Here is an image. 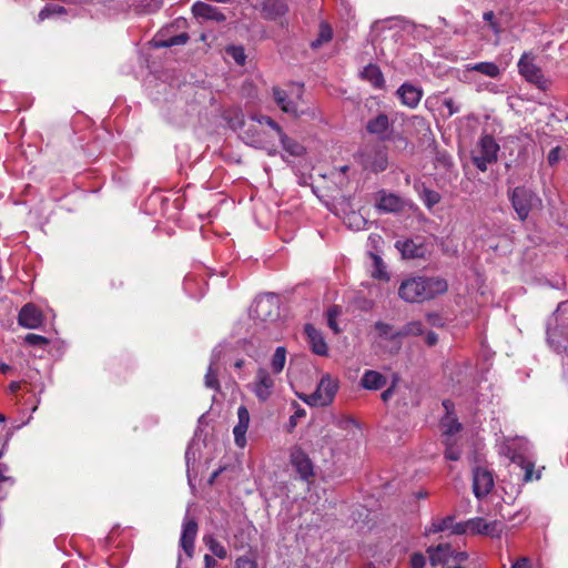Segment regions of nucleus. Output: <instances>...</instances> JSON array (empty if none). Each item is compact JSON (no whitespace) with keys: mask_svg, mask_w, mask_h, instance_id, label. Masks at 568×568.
<instances>
[{"mask_svg":"<svg viewBox=\"0 0 568 568\" xmlns=\"http://www.w3.org/2000/svg\"><path fill=\"white\" fill-rule=\"evenodd\" d=\"M244 365H245V361L243 358H240L234 363V367L237 369H241Z\"/></svg>","mask_w":568,"mask_h":568,"instance_id":"nucleus-63","label":"nucleus"},{"mask_svg":"<svg viewBox=\"0 0 568 568\" xmlns=\"http://www.w3.org/2000/svg\"><path fill=\"white\" fill-rule=\"evenodd\" d=\"M518 71L527 82L542 90L547 88V80L541 69L536 65L535 57L531 53H523L518 61Z\"/></svg>","mask_w":568,"mask_h":568,"instance_id":"nucleus-7","label":"nucleus"},{"mask_svg":"<svg viewBox=\"0 0 568 568\" xmlns=\"http://www.w3.org/2000/svg\"><path fill=\"white\" fill-rule=\"evenodd\" d=\"M507 196L520 222H525L532 211L542 206L539 195L526 186L509 189Z\"/></svg>","mask_w":568,"mask_h":568,"instance_id":"nucleus-2","label":"nucleus"},{"mask_svg":"<svg viewBox=\"0 0 568 568\" xmlns=\"http://www.w3.org/2000/svg\"><path fill=\"white\" fill-rule=\"evenodd\" d=\"M356 158L363 170L372 173L377 174L388 168V154L386 148L382 145L365 146L357 153Z\"/></svg>","mask_w":568,"mask_h":568,"instance_id":"nucleus-5","label":"nucleus"},{"mask_svg":"<svg viewBox=\"0 0 568 568\" xmlns=\"http://www.w3.org/2000/svg\"><path fill=\"white\" fill-rule=\"evenodd\" d=\"M305 415H306L305 409L301 408V407H297V409L295 410L294 415H292L290 417V425H291V427H295L296 424H297V419L305 417Z\"/></svg>","mask_w":568,"mask_h":568,"instance_id":"nucleus-54","label":"nucleus"},{"mask_svg":"<svg viewBox=\"0 0 568 568\" xmlns=\"http://www.w3.org/2000/svg\"><path fill=\"white\" fill-rule=\"evenodd\" d=\"M423 203L427 209H433L442 200L440 194L437 191L425 187L420 194Z\"/></svg>","mask_w":568,"mask_h":568,"instance_id":"nucleus-36","label":"nucleus"},{"mask_svg":"<svg viewBox=\"0 0 568 568\" xmlns=\"http://www.w3.org/2000/svg\"><path fill=\"white\" fill-rule=\"evenodd\" d=\"M189 40V34L186 32L180 33L178 36L171 37L166 40H161L155 38L154 44L156 48H171L174 45L185 44Z\"/></svg>","mask_w":568,"mask_h":568,"instance_id":"nucleus-32","label":"nucleus"},{"mask_svg":"<svg viewBox=\"0 0 568 568\" xmlns=\"http://www.w3.org/2000/svg\"><path fill=\"white\" fill-rule=\"evenodd\" d=\"M204 385L206 388L213 389L215 392L221 390V384L219 381V371L213 365L207 367L206 374L204 376Z\"/></svg>","mask_w":568,"mask_h":568,"instance_id":"nucleus-33","label":"nucleus"},{"mask_svg":"<svg viewBox=\"0 0 568 568\" xmlns=\"http://www.w3.org/2000/svg\"><path fill=\"white\" fill-rule=\"evenodd\" d=\"M499 150L500 146L491 134H483L471 152V162L480 172H486L488 165L497 162Z\"/></svg>","mask_w":568,"mask_h":568,"instance_id":"nucleus-4","label":"nucleus"},{"mask_svg":"<svg viewBox=\"0 0 568 568\" xmlns=\"http://www.w3.org/2000/svg\"><path fill=\"white\" fill-rule=\"evenodd\" d=\"M484 20L488 22L489 24V28L495 32V33H499L500 32V27L498 24V22L496 21L495 19V13L494 11H487L484 13L483 16Z\"/></svg>","mask_w":568,"mask_h":568,"instance_id":"nucleus-48","label":"nucleus"},{"mask_svg":"<svg viewBox=\"0 0 568 568\" xmlns=\"http://www.w3.org/2000/svg\"><path fill=\"white\" fill-rule=\"evenodd\" d=\"M395 246L404 258H424L428 253L427 246L418 240L397 241Z\"/></svg>","mask_w":568,"mask_h":568,"instance_id":"nucleus-17","label":"nucleus"},{"mask_svg":"<svg viewBox=\"0 0 568 568\" xmlns=\"http://www.w3.org/2000/svg\"><path fill=\"white\" fill-rule=\"evenodd\" d=\"M260 116L261 115H253L251 118L252 123L247 124V126L241 132L240 136L246 144L256 149L265 150L270 155H273L277 151V145L275 143L276 135L262 130L264 124L260 123L256 119Z\"/></svg>","mask_w":568,"mask_h":568,"instance_id":"nucleus-3","label":"nucleus"},{"mask_svg":"<svg viewBox=\"0 0 568 568\" xmlns=\"http://www.w3.org/2000/svg\"><path fill=\"white\" fill-rule=\"evenodd\" d=\"M337 389L338 382L327 374L321 378L315 392L303 400L311 406H326L334 400Z\"/></svg>","mask_w":568,"mask_h":568,"instance_id":"nucleus-6","label":"nucleus"},{"mask_svg":"<svg viewBox=\"0 0 568 568\" xmlns=\"http://www.w3.org/2000/svg\"><path fill=\"white\" fill-rule=\"evenodd\" d=\"M256 119H257V121L260 123L267 124V126L272 130L274 135H276L280 139L283 149L288 154H291L293 156H301V155L304 154L305 148L301 143L295 141L294 139L287 136L283 132V130L280 126V124L277 122H275L271 116H260V118H256Z\"/></svg>","mask_w":568,"mask_h":568,"instance_id":"nucleus-8","label":"nucleus"},{"mask_svg":"<svg viewBox=\"0 0 568 568\" xmlns=\"http://www.w3.org/2000/svg\"><path fill=\"white\" fill-rule=\"evenodd\" d=\"M20 388H21V383L20 382H11L10 385H9V390L11 393H17Z\"/></svg>","mask_w":568,"mask_h":568,"instance_id":"nucleus-60","label":"nucleus"},{"mask_svg":"<svg viewBox=\"0 0 568 568\" xmlns=\"http://www.w3.org/2000/svg\"><path fill=\"white\" fill-rule=\"evenodd\" d=\"M339 314V310L337 306L329 307L327 311V325L329 328L334 331L335 334L339 333V328L337 326L336 317Z\"/></svg>","mask_w":568,"mask_h":568,"instance_id":"nucleus-44","label":"nucleus"},{"mask_svg":"<svg viewBox=\"0 0 568 568\" xmlns=\"http://www.w3.org/2000/svg\"><path fill=\"white\" fill-rule=\"evenodd\" d=\"M446 445L447 447L444 453L445 458L449 460H458L460 458V450L448 443H446Z\"/></svg>","mask_w":568,"mask_h":568,"instance_id":"nucleus-50","label":"nucleus"},{"mask_svg":"<svg viewBox=\"0 0 568 568\" xmlns=\"http://www.w3.org/2000/svg\"><path fill=\"white\" fill-rule=\"evenodd\" d=\"M286 362V349L283 346H278L272 357L271 367L274 374H280L285 366Z\"/></svg>","mask_w":568,"mask_h":568,"instance_id":"nucleus-31","label":"nucleus"},{"mask_svg":"<svg viewBox=\"0 0 568 568\" xmlns=\"http://www.w3.org/2000/svg\"><path fill=\"white\" fill-rule=\"evenodd\" d=\"M510 568H532L531 560L528 557L518 558Z\"/></svg>","mask_w":568,"mask_h":568,"instance_id":"nucleus-53","label":"nucleus"},{"mask_svg":"<svg viewBox=\"0 0 568 568\" xmlns=\"http://www.w3.org/2000/svg\"><path fill=\"white\" fill-rule=\"evenodd\" d=\"M424 333V325L420 321H412L406 323L400 329L390 334L389 341H396L406 336H419Z\"/></svg>","mask_w":568,"mask_h":568,"instance_id":"nucleus-28","label":"nucleus"},{"mask_svg":"<svg viewBox=\"0 0 568 568\" xmlns=\"http://www.w3.org/2000/svg\"><path fill=\"white\" fill-rule=\"evenodd\" d=\"M443 407L445 408L447 416H450L454 410V403L450 399H444Z\"/></svg>","mask_w":568,"mask_h":568,"instance_id":"nucleus-58","label":"nucleus"},{"mask_svg":"<svg viewBox=\"0 0 568 568\" xmlns=\"http://www.w3.org/2000/svg\"><path fill=\"white\" fill-rule=\"evenodd\" d=\"M427 554L430 565L436 567L445 565L454 556L455 551L449 544H439L436 547H429Z\"/></svg>","mask_w":568,"mask_h":568,"instance_id":"nucleus-23","label":"nucleus"},{"mask_svg":"<svg viewBox=\"0 0 568 568\" xmlns=\"http://www.w3.org/2000/svg\"><path fill=\"white\" fill-rule=\"evenodd\" d=\"M65 9L61 6H45L39 13V18L44 20L49 18L52 13H64Z\"/></svg>","mask_w":568,"mask_h":568,"instance_id":"nucleus-46","label":"nucleus"},{"mask_svg":"<svg viewBox=\"0 0 568 568\" xmlns=\"http://www.w3.org/2000/svg\"><path fill=\"white\" fill-rule=\"evenodd\" d=\"M371 257L374 262V271L372 272V276L377 280L388 281L389 277H388L386 267H385L384 262L381 258V256L375 253H371Z\"/></svg>","mask_w":568,"mask_h":568,"instance_id":"nucleus-35","label":"nucleus"},{"mask_svg":"<svg viewBox=\"0 0 568 568\" xmlns=\"http://www.w3.org/2000/svg\"><path fill=\"white\" fill-rule=\"evenodd\" d=\"M204 565L205 568H215L217 566V561L211 555H205Z\"/></svg>","mask_w":568,"mask_h":568,"instance_id":"nucleus-57","label":"nucleus"},{"mask_svg":"<svg viewBox=\"0 0 568 568\" xmlns=\"http://www.w3.org/2000/svg\"><path fill=\"white\" fill-rule=\"evenodd\" d=\"M375 329L378 332L381 337H385L387 339H389L390 334H394L396 332L393 329V326L390 324L381 321L375 323Z\"/></svg>","mask_w":568,"mask_h":568,"instance_id":"nucleus-45","label":"nucleus"},{"mask_svg":"<svg viewBox=\"0 0 568 568\" xmlns=\"http://www.w3.org/2000/svg\"><path fill=\"white\" fill-rule=\"evenodd\" d=\"M367 133L376 136L381 142L394 139L393 123L385 113H379L366 122Z\"/></svg>","mask_w":568,"mask_h":568,"instance_id":"nucleus-12","label":"nucleus"},{"mask_svg":"<svg viewBox=\"0 0 568 568\" xmlns=\"http://www.w3.org/2000/svg\"><path fill=\"white\" fill-rule=\"evenodd\" d=\"M376 206L383 212H398L403 207V201L394 193H386L385 191H381Z\"/></svg>","mask_w":568,"mask_h":568,"instance_id":"nucleus-24","label":"nucleus"},{"mask_svg":"<svg viewBox=\"0 0 568 568\" xmlns=\"http://www.w3.org/2000/svg\"><path fill=\"white\" fill-rule=\"evenodd\" d=\"M494 488V476L484 467H476L473 471V491L477 498L487 496Z\"/></svg>","mask_w":568,"mask_h":568,"instance_id":"nucleus-14","label":"nucleus"},{"mask_svg":"<svg viewBox=\"0 0 568 568\" xmlns=\"http://www.w3.org/2000/svg\"><path fill=\"white\" fill-rule=\"evenodd\" d=\"M443 105H444L445 108H447V110H448V115H449V116H452V115H453V114H455V113H458V112H459V110H460V108H459L458 105H456V104H455V101H454L453 99H450V98L445 99V100L443 101Z\"/></svg>","mask_w":568,"mask_h":568,"instance_id":"nucleus-52","label":"nucleus"},{"mask_svg":"<svg viewBox=\"0 0 568 568\" xmlns=\"http://www.w3.org/2000/svg\"><path fill=\"white\" fill-rule=\"evenodd\" d=\"M524 481L528 483L540 478V471L535 473V465L531 462H525L523 465Z\"/></svg>","mask_w":568,"mask_h":568,"instance_id":"nucleus-43","label":"nucleus"},{"mask_svg":"<svg viewBox=\"0 0 568 568\" xmlns=\"http://www.w3.org/2000/svg\"><path fill=\"white\" fill-rule=\"evenodd\" d=\"M397 95L402 104L415 109L422 100L423 91L409 83H404L398 88Z\"/></svg>","mask_w":568,"mask_h":568,"instance_id":"nucleus-21","label":"nucleus"},{"mask_svg":"<svg viewBox=\"0 0 568 568\" xmlns=\"http://www.w3.org/2000/svg\"><path fill=\"white\" fill-rule=\"evenodd\" d=\"M332 39H333V29H332V27L327 22L322 21L320 23L318 33H317L316 39H314L311 42V48L314 49V50L318 49L323 44L328 43Z\"/></svg>","mask_w":568,"mask_h":568,"instance_id":"nucleus-29","label":"nucleus"},{"mask_svg":"<svg viewBox=\"0 0 568 568\" xmlns=\"http://www.w3.org/2000/svg\"><path fill=\"white\" fill-rule=\"evenodd\" d=\"M559 151H560V149L558 146L554 148L552 150L549 151L547 160L550 165H554L558 162Z\"/></svg>","mask_w":568,"mask_h":568,"instance_id":"nucleus-55","label":"nucleus"},{"mask_svg":"<svg viewBox=\"0 0 568 568\" xmlns=\"http://www.w3.org/2000/svg\"><path fill=\"white\" fill-rule=\"evenodd\" d=\"M425 343L428 346H435L438 343V335L435 332L429 331L425 336Z\"/></svg>","mask_w":568,"mask_h":568,"instance_id":"nucleus-56","label":"nucleus"},{"mask_svg":"<svg viewBox=\"0 0 568 568\" xmlns=\"http://www.w3.org/2000/svg\"><path fill=\"white\" fill-rule=\"evenodd\" d=\"M454 558L459 561H464L468 558V555L467 552H456Z\"/></svg>","mask_w":568,"mask_h":568,"instance_id":"nucleus-62","label":"nucleus"},{"mask_svg":"<svg viewBox=\"0 0 568 568\" xmlns=\"http://www.w3.org/2000/svg\"><path fill=\"white\" fill-rule=\"evenodd\" d=\"M290 462L302 480L310 483L314 479L313 462L301 447L295 446L291 449Z\"/></svg>","mask_w":568,"mask_h":568,"instance_id":"nucleus-10","label":"nucleus"},{"mask_svg":"<svg viewBox=\"0 0 568 568\" xmlns=\"http://www.w3.org/2000/svg\"><path fill=\"white\" fill-rule=\"evenodd\" d=\"M234 568H257V562L248 557H240L236 559Z\"/></svg>","mask_w":568,"mask_h":568,"instance_id":"nucleus-49","label":"nucleus"},{"mask_svg":"<svg viewBox=\"0 0 568 568\" xmlns=\"http://www.w3.org/2000/svg\"><path fill=\"white\" fill-rule=\"evenodd\" d=\"M252 314L262 322L274 321L280 315L277 298L274 295H265L256 298L252 306Z\"/></svg>","mask_w":568,"mask_h":568,"instance_id":"nucleus-11","label":"nucleus"},{"mask_svg":"<svg viewBox=\"0 0 568 568\" xmlns=\"http://www.w3.org/2000/svg\"><path fill=\"white\" fill-rule=\"evenodd\" d=\"M361 78L369 82L374 88L382 89L385 84L384 75L377 64L369 63L361 72Z\"/></svg>","mask_w":568,"mask_h":568,"instance_id":"nucleus-25","label":"nucleus"},{"mask_svg":"<svg viewBox=\"0 0 568 568\" xmlns=\"http://www.w3.org/2000/svg\"><path fill=\"white\" fill-rule=\"evenodd\" d=\"M275 381L270 372L264 367H258L254 381L250 385V389L256 396V398L264 403L274 393Z\"/></svg>","mask_w":568,"mask_h":568,"instance_id":"nucleus-9","label":"nucleus"},{"mask_svg":"<svg viewBox=\"0 0 568 568\" xmlns=\"http://www.w3.org/2000/svg\"><path fill=\"white\" fill-rule=\"evenodd\" d=\"M237 424L233 428L234 439L239 447H244L246 444V432L250 425V413L245 406H240L237 409Z\"/></svg>","mask_w":568,"mask_h":568,"instance_id":"nucleus-20","label":"nucleus"},{"mask_svg":"<svg viewBox=\"0 0 568 568\" xmlns=\"http://www.w3.org/2000/svg\"><path fill=\"white\" fill-rule=\"evenodd\" d=\"M469 519L462 523H453L452 532L454 535H464L466 532L470 534Z\"/></svg>","mask_w":568,"mask_h":568,"instance_id":"nucleus-47","label":"nucleus"},{"mask_svg":"<svg viewBox=\"0 0 568 568\" xmlns=\"http://www.w3.org/2000/svg\"><path fill=\"white\" fill-rule=\"evenodd\" d=\"M468 71H477L490 78H497L500 73L498 65L494 62H478L467 65Z\"/></svg>","mask_w":568,"mask_h":568,"instance_id":"nucleus-30","label":"nucleus"},{"mask_svg":"<svg viewBox=\"0 0 568 568\" xmlns=\"http://www.w3.org/2000/svg\"><path fill=\"white\" fill-rule=\"evenodd\" d=\"M205 545L219 558L224 559L227 555L226 549L211 536L204 537Z\"/></svg>","mask_w":568,"mask_h":568,"instance_id":"nucleus-39","label":"nucleus"},{"mask_svg":"<svg viewBox=\"0 0 568 568\" xmlns=\"http://www.w3.org/2000/svg\"><path fill=\"white\" fill-rule=\"evenodd\" d=\"M192 13L196 19L212 20L216 22L225 21L226 17L216 7L197 1L192 6Z\"/></svg>","mask_w":568,"mask_h":568,"instance_id":"nucleus-19","label":"nucleus"},{"mask_svg":"<svg viewBox=\"0 0 568 568\" xmlns=\"http://www.w3.org/2000/svg\"><path fill=\"white\" fill-rule=\"evenodd\" d=\"M43 313L34 304L28 303L19 312L18 323L29 329L39 328L43 324Z\"/></svg>","mask_w":568,"mask_h":568,"instance_id":"nucleus-16","label":"nucleus"},{"mask_svg":"<svg viewBox=\"0 0 568 568\" xmlns=\"http://www.w3.org/2000/svg\"><path fill=\"white\" fill-rule=\"evenodd\" d=\"M448 291V283L439 276H410L402 281L398 296L406 303L430 301Z\"/></svg>","mask_w":568,"mask_h":568,"instance_id":"nucleus-1","label":"nucleus"},{"mask_svg":"<svg viewBox=\"0 0 568 568\" xmlns=\"http://www.w3.org/2000/svg\"><path fill=\"white\" fill-rule=\"evenodd\" d=\"M288 10L286 0H263L261 3V13L266 20H277L284 17Z\"/></svg>","mask_w":568,"mask_h":568,"instance_id":"nucleus-18","label":"nucleus"},{"mask_svg":"<svg viewBox=\"0 0 568 568\" xmlns=\"http://www.w3.org/2000/svg\"><path fill=\"white\" fill-rule=\"evenodd\" d=\"M393 387H388L387 389H385L381 395L382 400L387 402L393 396Z\"/></svg>","mask_w":568,"mask_h":568,"instance_id":"nucleus-59","label":"nucleus"},{"mask_svg":"<svg viewBox=\"0 0 568 568\" xmlns=\"http://www.w3.org/2000/svg\"><path fill=\"white\" fill-rule=\"evenodd\" d=\"M10 477L6 476L2 471V469H0V485L7 480H9Z\"/></svg>","mask_w":568,"mask_h":568,"instance_id":"nucleus-64","label":"nucleus"},{"mask_svg":"<svg viewBox=\"0 0 568 568\" xmlns=\"http://www.w3.org/2000/svg\"><path fill=\"white\" fill-rule=\"evenodd\" d=\"M227 54H230L239 65H244L246 61V54L243 47L230 45L226 48Z\"/></svg>","mask_w":568,"mask_h":568,"instance_id":"nucleus-40","label":"nucleus"},{"mask_svg":"<svg viewBox=\"0 0 568 568\" xmlns=\"http://www.w3.org/2000/svg\"><path fill=\"white\" fill-rule=\"evenodd\" d=\"M273 98L275 103L281 108V110L285 113L297 115V106L296 104L288 100L287 93L278 88H273Z\"/></svg>","mask_w":568,"mask_h":568,"instance_id":"nucleus-26","label":"nucleus"},{"mask_svg":"<svg viewBox=\"0 0 568 568\" xmlns=\"http://www.w3.org/2000/svg\"><path fill=\"white\" fill-rule=\"evenodd\" d=\"M455 521L454 516H446L436 521H433L432 525L427 528V534H437L448 529H452L453 523Z\"/></svg>","mask_w":568,"mask_h":568,"instance_id":"nucleus-34","label":"nucleus"},{"mask_svg":"<svg viewBox=\"0 0 568 568\" xmlns=\"http://www.w3.org/2000/svg\"><path fill=\"white\" fill-rule=\"evenodd\" d=\"M425 565H426V559H425L424 555H422L419 552L413 554V556L410 557V567L412 568H424Z\"/></svg>","mask_w":568,"mask_h":568,"instance_id":"nucleus-51","label":"nucleus"},{"mask_svg":"<svg viewBox=\"0 0 568 568\" xmlns=\"http://www.w3.org/2000/svg\"><path fill=\"white\" fill-rule=\"evenodd\" d=\"M442 425L445 428L443 434L448 437L455 435L462 429V424L458 422V419L450 416H446L442 420Z\"/></svg>","mask_w":568,"mask_h":568,"instance_id":"nucleus-37","label":"nucleus"},{"mask_svg":"<svg viewBox=\"0 0 568 568\" xmlns=\"http://www.w3.org/2000/svg\"><path fill=\"white\" fill-rule=\"evenodd\" d=\"M124 288V282L123 280L118 276V275H114V276H111L106 283V286H105V292L109 294V295H119Z\"/></svg>","mask_w":568,"mask_h":568,"instance_id":"nucleus-38","label":"nucleus"},{"mask_svg":"<svg viewBox=\"0 0 568 568\" xmlns=\"http://www.w3.org/2000/svg\"><path fill=\"white\" fill-rule=\"evenodd\" d=\"M386 377L376 371H366L361 379V385L366 389L377 390L385 386Z\"/></svg>","mask_w":568,"mask_h":568,"instance_id":"nucleus-27","label":"nucleus"},{"mask_svg":"<svg viewBox=\"0 0 568 568\" xmlns=\"http://www.w3.org/2000/svg\"><path fill=\"white\" fill-rule=\"evenodd\" d=\"M199 526L193 517L186 516L182 526L180 546L189 558L194 554V541L197 535Z\"/></svg>","mask_w":568,"mask_h":568,"instance_id":"nucleus-15","label":"nucleus"},{"mask_svg":"<svg viewBox=\"0 0 568 568\" xmlns=\"http://www.w3.org/2000/svg\"><path fill=\"white\" fill-rule=\"evenodd\" d=\"M12 371V367L6 363H0V373L8 374Z\"/></svg>","mask_w":568,"mask_h":568,"instance_id":"nucleus-61","label":"nucleus"},{"mask_svg":"<svg viewBox=\"0 0 568 568\" xmlns=\"http://www.w3.org/2000/svg\"><path fill=\"white\" fill-rule=\"evenodd\" d=\"M304 329L313 353L320 356H327L328 347L322 333L312 324H306Z\"/></svg>","mask_w":568,"mask_h":568,"instance_id":"nucleus-22","label":"nucleus"},{"mask_svg":"<svg viewBox=\"0 0 568 568\" xmlns=\"http://www.w3.org/2000/svg\"><path fill=\"white\" fill-rule=\"evenodd\" d=\"M469 524L471 535H483L490 538H499L505 527L500 520L486 521L483 517L470 518Z\"/></svg>","mask_w":568,"mask_h":568,"instance_id":"nucleus-13","label":"nucleus"},{"mask_svg":"<svg viewBox=\"0 0 568 568\" xmlns=\"http://www.w3.org/2000/svg\"><path fill=\"white\" fill-rule=\"evenodd\" d=\"M24 342L30 346L43 347L49 344V339L42 335L29 333L24 337Z\"/></svg>","mask_w":568,"mask_h":568,"instance_id":"nucleus-42","label":"nucleus"},{"mask_svg":"<svg viewBox=\"0 0 568 568\" xmlns=\"http://www.w3.org/2000/svg\"><path fill=\"white\" fill-rule=\"evenodd\" d=\"M229 125L233 130L241 129L242 131L247 126L245 123L244 114L241 110L234 111L233 116L229 118Z\"/></svg>","mask_w":568,"mask_h":568,"instance_id":"nucleus-41","label":"nucleus"}]
</instances>
